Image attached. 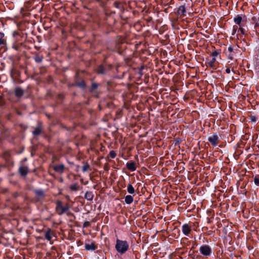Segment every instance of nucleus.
<instances>
[{"instance_id":"30","label":"nucleus","mask_w":259,"mask_h":259,"mask_svg":"<svg viewBox=\"0 0 259 259\" xmlns=\"http://www.w3.org/2000/svg\"><path fill=\"white\" fill-rule=\"evenodd\" d=\"M228 51L230 53H234L233 51V48L232 47H229L228 49Z\"/></svg>"},{"instance_id":"18","label":"nucleus","mask_w":259,"mask_h":259,"mask_svg":"<svg viewBox=\"0 0 259 259\" xmlns=\"http://www.w3.org/2000/svg\"><path fill=\"white\" fill-rule=\"evenodd\" d=\"M217 60L215 58H212L211 60L208 62V65L211 68H215V62Z\"/></svg>"},{"instance_id":"22","label":"nucleus","mask_w":259,"mask_h":259,"mask_svg":"<svg viewBox=\"0 0 259 259\" xmlns=\"http://www.w3.org/2000/svg\"><path fill=\"white\" fill-rule=\"evenodd\" d=\"M69 188L72 191H77L79 189L78 185L77 183L74 184L73 185H70Z\"/></svg>"},{"instance_id":"11","label":"nucleus","mask_w":259,"mask_h":259,"mask_svg":"<svg viewBox=\"0 0 259 259\" xmlns=\"http://www.w3.org/2000/svg\"><path fill=\"white\" fill-rule=\"evenodd\" d=\"M24 94L23 90L20 88H17L15 90V95L18 98L21 97Z\"/></svg>"},{"instance_id":"20","label":"nucleus","mask_w":259,"mask_h":259,"mask_svg":"<svg viewBox=\"0 0 259 259\" xmlns=\"http://www.w3.org/2000/svg\"><path fill=\"white\" fill-rule=\"evenodd\" d=\"M35 194L36 196L40 197H45L44 192L42 190H37L35 191Z\"/></svg>"},{"instance_id":"15","label":"nucleus","mask_w":259,"mask_h":259,"mask_svg":"<svg viewBox=\"0 0 259 259\" xmlns=\"http://www.w3.org/2000/svg\"><path fill=\"white\" fill-rule=\"evenodd\" d=\"M220 54H221L220 50H214L212 51V52L210 54V56L212 57V58H216V57H217L218 56L220 57Z\"/></svg>"},{"instance_id":"6","label":"nucleus","mask_w":259,"mask_h":259,"mask_svg":"<svg viewBox=\"0 0 259 259\" xmlns=\"http://www.w3.org/2000/svg\"><path fill=\"white\" fill-rule=\"evenodd\" d=\"M84 248L87 250H95L97 249V247L94 242L91 243H85Z\"/></svg>"},{"instance_id":"12","label":"nucleus","mask_w":259,"mask_h":259,"mask_svg":"<svg viewBox=\"0 0 259 259\" xmlns=\"http://www.w3.org/2000/svg\"><path fill=\"white\" fill-rule=\"evenodd\" d=\"M242 21V18L239 15H237V16L234 18V21L235 24L238 25L239 26H243V25L241 24Z\"/></svg>"},{"instance_id":"21","label":"nucleus","mask_w":259,"mask_h":259,"mask_svg":"<svg viewBox=\"0 0 259 259\" xmlns=\"http://www.w3.org/2000/svg\"><path fill=\"white\" fill-rule=\"evenodd\" d=\"M97 72L98 74H104L105 72V68L102 65H100L97 69Z\"/></svg>"},{"instance_id":"25","label":"nucleus","mask_w":259,"mask_h":259,"mask_svg":"<svg viewBox=\"0 0 259 259\" xmlns=\"http://www.w3.org/2000/svg\"><path fill=\"white\" fill-rule=\"evenodd\" d=\"M254 182L256 185L259 186V175L255 176L254 178Z\"/></svg>"},{"instance_id":"13","label":"nucleus","mask_w":259,"mask_h":259,"mask_svg":"<svg viewBox=\"0 0 259 259\" xmlns=\"http://www.w3.org/2000/svg\"><path fill=\"white\" fill-rule=\"evenodd\" d=\"M94 197V195L93 192L88 191L85 193L84 195V198L89 201H92Z\"/></svg>"},{"instance_id":"1","label":"nucleus","mask_w":259,"mask_h":259,"mask_svg":"<svg viewBox=\"0 0 259 259\" xmlns=\"http://www.w3.org/2000/svg\"><path fill=\"white\" fill-rule=\"evenodd\" d=\"M70 206L68 204H64L61 200H57L56 202L55 211L57 214L62 215L64 213L69 215L71 213L69 212Z\"/></svg>"},{"instance_id":"27","label":"nucleus","mask_w":259,"mask_h":259,"mask_svg":"<svg viewBox=\"0 0 259 259\" xmlns=\"http://www.w3.org/2000/svg\"><path fill=\"white\" fill-rule=\"evenodd\" d=\"M235 56V53H230L228 55L227 57L230 60H233Z\"/></svg>"},{"instance_id":"23","label":"nucleus","mask_w":259,"mask_h":259,"mask_svg":"<svg viewBox=\"0 0 259 259\" xmlns=\"http://www.w3.org/2000/svg\"><path fill=\"white\" fill-rule=\"evenodd\" d=\"M41 133V129L39 127L35 128L34 131L33 132V134L34 135H38Z\"/></svg>"},{"instance_id":"2","label":"nucleus","mask_w":259,"mask_h":259,"mask_svg":"<svg viewBox=\"0 0 259 259\" xmlns=\"http://www.w3.org/2000/svg\"><path fill=\"white\" fill-rule=\"evenodd\" d=\"M115 247L118 253L124 254L129 249V243L125 240L117 239Z\"/></svg>"},{"instance_id":"10","label":"nucleus","mask_w":259,"mask_h":259,"mask_svg":"<svg viewBox=\"0 0 259 259\" xmlns=\"http://www.w3.org/2000/svg\"><path fill=\"white\" fill-rule=\"evenodd\" d=\"M127 168L132 171H134L136 169L135 163L134 162H127L126 164Z\"/></svg>"},{"instance_id":"26","label":"nucleus","mask_w":259,"mask_h":259,"mask_svg":"<svg viewBox=\"0 0 259 259\" xmlns=\"http://www.w3.org/2000/svg\"><path fill=\"white\" fill-rule=\"evenodd\" d=\"M109 155L112 158H114L116 156V154L114 151L112 150L110 151Z\"/></svg>"},{"instance_id":"28","label":"nucleus","mask_w":259,"mask_h":259,"mask_svg":"<svg viewBox=\"0 0 259 259\" xmlns=\"http://www.w3.org/2000/svg\"><path fill=\"white\" fill-rule=\"evenodd\" d=\"M6 44V40L4 37H0V46L4 45Z\"/></svg>"},{"instance_id":"29","label":"nucleus","mask_w":259,"mask_h":259,"mask_svg":"<svg viewBox=\"0 0 259 259\" xmlns=\"http://www.w3.org/2000/svg\"><path fill=\"white\" fill-rule=\"evenodd\" d=\"M98 87V84L96 83H93L92 84V91L96 89Z\"/></svg>"},{"instance_id":"31","label":"nucleus","mask_w":259,"mask_h":259,"mask_svg":"<svg viewBox=\"0 0 259 259\" xmlns=\"http://www.w3.org/2000/svg\"><path fill=\"white\" fill-rule=\"evenodd\" d=\"M243 26H240V28H239V31L241 32L242 34H244V29L242 28Z\"/></svg>"},{"instance_id":"7","label":"nucleus","mask_w":259,"mask_h":259,"mask_svg":"<svg viewBox=\"0 0 259 259\" xmlns=\"http://www.w3.org/2000/svg\"><path fill=\"white\" fill-rule=\"evenodd\" d=\"M54 170L59 173H63L65 169V166L63 164H60V165H55L53 167Z\"/></svg>"},{"instance_id":"9","label":"nucleus","mask_w":259,"mask_h":259,"mask_svg":"<svg viewBox=\"0 0 259 259\" xmlns=\"http://www.w3.org/2000/svg\"><path fill=\"white\" fill-rule=\"evenodd\" d=\"M178 14L181 16H185L186 15V8L184 5L180 6L177 11Z\"/></svg>"},{"instance_id":"19","label":"nucleus","mask_w":259,"mask_h":259,"mask_svg":"<svg viewBox=\"0 0 259 259\" xmlns=\"http://www.w3.org/2000/svg\"><path fill=\"white\" fill-rule=\"evenodd\" d=\"M34 59L36 63H40L43 60V57L42 55L37 54L34 56Z\"/></svg>"},{"instance_id":"17","label":"nucleus","mask_w":259,"mask_h":259,"mask_svg":"<svg viewBox=\"0 0 259 259\" xmlns=\"http://www.w3.org/2000/svg\"><path fill=\"white\" fill-rule=\"evenodd\" d=\"M127 191L128 193L131 194H133L135 192V189L131 183L128 184V185L127 186Z\"/></svg>"},{"instance_id":"32","label":"nucleus","mask_w":259,"mask_h":259,"mask_svg":"<svg viewBox=\"0 0 259 259\" xmlns=\"http://www.w3.org/2000/svg\"><path fill=\"white\" fill-rule=\"evenodd\" d=\"M231 72V70L229 68H227L226 69V72L228 74L230 73Z\"/></svg>"},{"instance_id":"24","label":"nucleus","mask_w":259,"mask_h":259,"mask_svg":"<svg viewBox=\"0 0 259 259\" xmlns=\"http://www.w3.org/2000/svg\"><path fill=\"white\" fill-rule=\"evenodd\" d=\"M89 165L88 163H85L82 167V170L83 172L87 171L89 168Z\"/></svg>"},{"instance_id":"3","label":"nucleus","mask_w":259,"mask_h":259,"mask_svg":"<svg viewBox=\"0 0 259 259\" xmlns=\"http://www.w3.org/2000/svg\"><path fill=\"white\" fill-rule=\"evenodd\" d=\"M200 253L205 257L210 256L212 253L211 247L208 245H203L200 247Z\"/></svg>"},{"instance_id":"4","label":"nucleus","mask_w":259,"mask_h":259,"mask_svg":"<svg viewBox=\"0 0 259 259\" xmlns=\"http://www.w3.org/2000/svg\"><path fill=\"white\" fill-rule=\"evenodd\" d=\"M208 141L213 147H216L219 143V138L217 134L214 133L208 138Z\"/></svg>"},{"instance_id":"8","label":"nucleus","mask_w":259,"mask_h":259,"mask_svg":"<svg viewBox=\"0 0 259 259\" xmlns=\"http://www.w3.org/2000/svg\"><path fill=\"white\" fill-rule=\"evenodd\" d=\"M19 172L22 176H25L28 172V168L27 166H21L19 168Z\"/></svg>"},{"instance_id":"33","label":"nucleus","mask_w":259,"mask_h":259,"mask_svg":"<svg viewBox=\"0 0 259 259\" xmlns=\"http://www.w3.org/2000/svg\"><path fill=\"white\" fill-rule=\"evenodd\" d=\"M5 34L4 33L0 32V37H4Z\"/></svg>"},{"instance_id":"14","label":"nucleus","mask_w":259,"mask_h":259,"mask_svg":"<svg viewBox=\"0 0 259 259\" xmlns=\"http://www.w3.org/2000/svg\"><path fill=\"white\" fill-rule=\"evenodd\" d=\"M45 236L46 239L48 241H51L52 239V235H51V230L50 228H48L47 231L45 232Z\"/></svg>"},{"instance_id":"16","label":"nucleus","mask_w":259,"mask_h":259,"mask_svg":"<svg viewBox=\"0 0 259 259\" xmlns=\"http://www.w3.org/2000/svg\"><path fill=\"white\" fill-rule=\"evenodd\" d=\"M124 201L127 204H130L134 201L133 197L130 195H126L124 198Z\"/></svg>"},{"instance_id":"5","label":"nucleus","mask_w":259,"mask_h":259,"mask_svg":"<svg viewBox=\"0 0 259 259\" xmlns=\"http://www.w3.org/2000/svg\"><path fill=\"white\" fill-rule=\"evenodd\" d=\"M191 231V228L187 224H184L182 227V231L185 236H188Z\"/></svg>"}]
</instances>
